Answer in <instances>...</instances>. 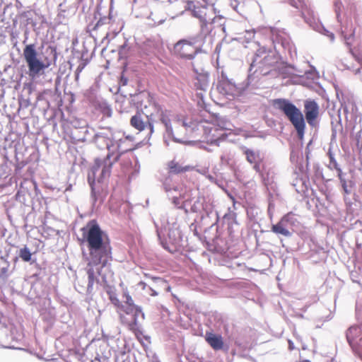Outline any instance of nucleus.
I'll use <instances>...</instances> for the list:
<instances>
[{
  "instance_id": "nucleus-1",
  "label": "nucleus",
  "mask_w": 362,
  "mask_h": 362,
  "mask_svg": "<svg viewBox=\"0 0 362 362\" xmlns=\"http://www.w3.org/2000/svg\"><path fill=\"white\" fill-rule=\"evenodd\" d=\"M81 230L82 242L88 251L85 270L88 276L86 292L90 294L98 286H105L108 276L112 275L110 263L112 259V246L108 234L96 220L89 221Z\"/></svg>"
},
{
  "instance_id": "nucleus-2",
  "label": "nucleus",
  "mask_w": 362,
  "mask_h": 362,
  "mask_svg": "<svg viewBox=\"0 0 362 362\" xmlns=\"http://www.w3.org/2000/svg\"><path fill=\"white\" fill-rule=\"evenodd\" d=\"M127 139L128 137L117 139L110 129H104L94 134L93 141L99 148L105 147L110 151V148L116 146L119 153L113 160L111 159L112 154L110 152L103 159L95 158L94 165L88 172V182L90 187V199L93 206L98 202L101 204L107 195V180L113 164L119 159L122 153L132 149L122 148V144Z\"/></svg>"
},
{
  "instance_id": "nucleus-3",
  "label": "nucleus",
  "mask_w": 362,
  "mask_h": 362,
  "mask_svg": "<svg viewBox=\"0 0 362 362\" xmlns=\"http://www.w3.org/2000/svg\"><path fill=\"white\" fill-rule=\"evenodd\" d=\"M151 110H142L136 112L130 119V124L139 132L148 131L146 138L149 139L154 132V123L160 121L165 127L168 138L176 143L183 144L184 141L175 136L170 120V111L160 105L153 103L150 104Z\"/></svg>"
},
{
  "instance_id": "nucleus-4",
  "label": "nucleus",
  "mask_w": 362,
  "mask_h": 362,
  "mask_svg": "<svg viewBox=\"0 0 362 362\" xmlns=\"http://www.w3.org/2000/svg\"><path fill=\"white\" fill-rule=\"evenodd\" d=\"M23 56L28 69L29 76L35 78L42 75L52 62L57 59V51L52 46L46 48L42 47L40 51H37L35 44H28L23 49Z\"/></svg>"
},
{
  "instance_id": "nucleus-5",
  "label": "nucleus",
  "mask_w": 362,
  "mask_h": 362,
  "mask_svg": "<svg viewBox=\"0 0 362 362\" xmlns=\"http://www.w3.org/2000/svg\"><path fill=\"white\" fill-rule=\"evenodd\" d=\"M279 55L272 50L264 47L258 49L255 54L249 68L247 85L259 76H267L270 78L278 77L277 64Z\"/></svg>"
},
{
  "instance_id": "nucleus-6",
  "label": "nucleus",
  "mask_w": 362,
  "mask_h": 362,
  "mask_svg": "<svg viewBox=\"0 0 362 362\" xmlns=\"http://www.w3.org/2000/svg\"><path fill=\"white\" fill-rule=\"evenodd\" d=\"M273 106L284 113L293 126L299 139H303L305 134V122L301 110L292 102L286 98L274 99Z\"/></svg>"
},
{
  "instance_id": "nucleus-7",
  "label": "nucleus",
  "mask_w": 362,
  "mask_h": 362,
  "mask_svg": "<svg viewBox=\"0 0 362 362\" xmlns=\"http://www.w3.org/2000/svg\"><path fill=\"white\" fill-rule=\"evenodd\" d=\"M200 36H193L189 39H181L174 45V52L177 57L184 60H192L195 56L202 52L203 45Z\"/></svg>"
},
{
  "instance_id": "nucleus-8",
  "label": "nucleus",
  "mask_w": 362,
  "mask_h": 362,
  "mask_svg": "<svg viewBox=\"0 0 362 362\" xmlns=\"http://www.w3.org/2000/svg\"><path fill=\"white\" fill-rule=\"evenodd\" d=\"M168 238L169 240V243L166 241L162 239L160 231L159 229L157 228V235L160 240V245L162 247L170 252H173L176 250L177 247H180L184 246V240H183V235L182 233V231L180 230V227L178 223L173 222L170 223V222H168Z\"/></svg>"
},
{
  "instance_id": "nucleus-9",
  "label": "nucleus",
  "mask_w": 362,
  "mask_h": 362,
  "mask_svg": "<svg viewBox=\"0 0 362 362\" xmlns=\"http://www.w3.org/2000/svg\"><path fill=\"white\" fill-rule=\"evenodd\" d=\"M296 221L295 215L292 213H288L277 223L272 226V231L276 235H281L287 238L291 237L293 233L292 228Z\"/></svg>"
},
{
  "instance_id": "nucleus-10",
  "label": "nucleus",
  "mask_w": 362,
  "mask_h": 362,
  "mask_svg": "<svg viewBox=\"0 0 362 362\" xmlns=\"http://www.w3.org/2000/svg\"><path fill=\"white\" fill-rule=\"evenodd\" d=\"M346 337L353 349L362 348V326H351L346 332Z\"/></svg>"
},
{
  "instance_id": "nucleus-11",
  "label": "nucleus",
  "mask_w": 362,
  "mask_h": 362,
  "mask_svg": "<svg viewBox=\"0 0 362 362\" xmlns=\"http://www.w3.org/2000/svg\"><path fill=\"white\" fill-rule=\"evenodd\" d=\"M216 88L218 91L223 95H233L236 92V85L233 79H229L224 72L218 80Z\"/></svg>"
},
{
  "instance_id": "nucleus-12",
  "label": "nucleus",
  "mask_w": 362,
  "mask_h": 362,
  "mask_svg": "<svg viewBox=\"0 0 362 362\" xmlns=\"http://www.w3.org/2000/svg\"><path fill=\"white\" fill-rule=\"evenodd\" d=\"M304 113L307 122L313 126L319 115V105L315 100L308 99L304 102Z\"/></svg>"
},
{
  "instance_id": "nucleus-13",
  "label": "nucleus",
  "mask_w": 362,
  "mask_h": 362,
  "mask_svg": "<svg viewBox=\"0 0 362 362\" xmlns=\"http://www.w3.org/2000/svg\"><path fill=\"white\" fill-rule=\"evenodd\" d=\"M145 319V314L141 308V313L137 310L132 315V320L128 323L129 329L134 332L136 337L139 335H142L144 332L143 326L141 321Z\"/></svg>"
},
{
  "instance_id": "nucleus-14",
  "label": "nucleus",
  "mask_w": 362,
  "mask_h": 362,
  "mask_svg": "<svg viewBox=\"0 0 362 362\" xmlns=\"http://www.w3.org/2000/svg\"><path fill=\"white\" fill-rule=\"evenodd\" d=\"M190 212L192 213H202V216L205 214L209 216L214 214L212 206L205 202L204 197H198L192 204L190 207Z\"/></svg>"
},
{
  "instance_id": "nucleus-15",
  "label": "nucleus",
  "mask_w": 362,
  "mask_h": 362,
  "mask_svg": "<svg viewBox=\"0 0 362 362\" xmlns=\"http://www.w3.org/2000/svg\"><path fill=\"white\" fill-rule=\"evenodd\" d=\"M276 68L278 76L279 75H282L284 78L292 77L293 76H300V74H304L303 71H299L295 66L288 63L283 62L279 64H277Z\"/></svg>"
},
{
  "instance_id": "nucleus-16",
  "label": "nucleus",
  "mask_w": 362,
  "mask_h": 362,
  "mask_svg": "<svg viewBox=\"0 0 362 362\" xmlns=\"http://www.w3.org/2000/svg\"><path fill=\"white\" fill-rule=\"evenodd\" d=\"M131 102L140 107L142 110L146 112L148 110L147 105L144 103V99L149 102L150 94L147 91H140L137 93L130 94Z\"/></svg>"
},
{
  "instance_id": "nucleus-17",
  "label": "nucleus",
  "mask_w": 362,
  "mask_h": 362,
  "mask_svg": "<svg viewBox=\"0 0 362 362\" xmlns=\"http://www.w3.org/2000/svg\"><path fill=\"white\" fill-rule=\"evenodd\" d=\"M211 18L210 17H206L200 21V33L197 36H200L201 43L204 45L207 35L212 31L211 26Z\"/></svg>"
},
{
  "instance_id": "nucleus-18",
  "label": "nucleus",
  "mask_w": 362,
  "mask_h": 362,
  "mask_svg": "<svg viewBox=\"0 0 362 362\" xmlns=\"http://www.w3.org/2000/svg\"><path fill=\"white\" fill-rule=\"evenodd\" d=\"M244 153L246 156L247 162L250 163V164H253V169L256 172L259 173L261 171V158L259 157V154L257 152H255V151L249 148H246Z\"/></svg>"
},
{
  "instance_id": "nucleus-19",
  "label": "nucleus",
  "mask_w": 362,
  "mask_h": 362,
  "mask_svg": "<svg viewBox=\"0 0 362 362\" xmlns=\"http://www.w3.org/2000/svg\"><path fill=\"white\" fill-rule=\"evenodd\" d=\"M18 259L25 262H29L30 264H33L36 262V258L33 257V253L31 252L26 245H24L18 250L17 257H15L14 262H16Z\"/></svg>"
},
{
  "instance_id": "nucleus-20",
  "label": "nucleus",
  "mask_w": 362,
  "mask_h": 362,
  "mask_svg": "<svg viewBox=\"0 0 362 362\" xmlns=\"http://www.w3.org/2000/svg\"><path fill=\"white\" fill-rule=\"evenodd\" d=\"M205 339L214 350H221L223 346V338L221 335L206 332Z\"/></svg>"
},
{
  "instance_id": "nucleus-21",
  "label": "nucleus",
  "mask_w": 362,
  "mask_h": 362,
  "mask_svg": "<svg viewBox=\"0 0 362 362\" xmlns=\"http://www.w3.org/2000/svg\"><path fill=\"white\" fill-rule=\"evenodd\" d=\"M182 126L185 128L187 132L190 134H195L197 135V132L200 131V129L204 128V125L202 122H197V120H192L187 122V119L182 120Z\"/></svg>"
},
{
  "instance_id": "nucleus-22",
  "label": "nucleus",
  "mask_w": 362,
  "mask_h": 362,
  "mask_svg": "<svg viewBox=\"0 0 362 362\" xmlns=\"http://www.w3.org/2000/svg\"><path fill=\"white\" fill-rule=\"evenodd\" d=\"M337 175L340 180V183L344 192L346 194H350L354 185V182L346 178V174L342 172L341 169H338Z\"/></svg>"
},
{
  "instance_id": "nucleus-23",
  "label": "nucleus",
  "mask_w": 362,
  "mask_h": 362,
  "mask_svg": "<svg viewBox=\"0 0 362 362\" xmlns=\"http://www.w3.org/2000/svg\"><path fill=\"white\" fill-rule=\"evenodd\" d=\"M168 172L170 174H180L181 173H185L188 171L190 169V166H182L178 162L173 160L168 163Z\"/></svg>"
},
{
  "instance_id": "nucleus-24",
  "label": "nucleus",
  "mask_w": 362,
  "mask_h": 362,
  "mask_svg": "<svg viewBox=\"0 0 362 362\" xmlns=\"http://www.w3.org/2000/svg\"><path fill=\"white\" fill-rule=\"evenodd\" d=\"M313 21H315L314 19H310L309 21L310 23H308L311 27L313 28L314 30H317V32L327 35L328 37H329L331 42H333L334 40V35L329 32L328 30H327L321 23H314V25H313Z\"/></svg>"
},
{
  "instance_id": "nucleus-25",
  "label": "nucleus",
  "mask_w": 362,
  "mask_h": 362,
  "mask_svg": "<svg viewBox=\"0 0 362 362\" xmlns=\"http://www.w3.org/2000/svg\"><path fill=\"white\" fill-rule=\"evenodd\" d=\"M288 3L291 6L301 10V16L304 18L307 23H310L309 21L310 18L305 17V12L303 11V9L306 7V4L304 0H288Z\"/></svg>"
},
{
  "instance_id": "nucleus-26",
  "label": "nucleus",
  "mask_w": 362,
  "mask_h": 362,
  "mask_svg": "<svg viewBox=\"0 0 362 362\" xmlns=\"http://www.w3.org/2000/svg\"><path fill=\"white\" fill-rule=\"evenodd\" d=\"M9 265V262L4 257L0 258V279L5 280L8 278Z\"/></svg>"
},
{
  "instance_id": "nucleus-27",
  "label": "nucleus",
  "mask_w": 362,
  "mask_h": 362,
  "mask_svg": "<svg viewBox=\"0 0 362 362\" xmlns=\"http://www.w3.org/2000/svg\"><path fill=\"white\" fill-rule=\"evenodd\" d=\"M192 199H186L182 204H180V199L177 195H173L172 197V202L175 205V206L178 209H182L185 211V214L189 213V210L186 208L189 203H190Z\"/></svg>"
},
{
  "instance_id": "nucleus-28",
  "label": "nucleus",
  "mask_w": 362,
  "mask_h": 362,
  "mask_svg": "<svg viewBox=\"0 0 362 362\" xmlns=\"http://www.w3.org/2000/svg\"><path fill=\"white\" fill-rule=\"evenodd\" d=\"M206 7H199V6H194L192 9V16L194 18H197L199 20V21L204 18L207 17L206 13Z\"/></svg>"
},
{
  "instance_id": "nucleus-29",
  "label": "nucleus",
  "mask_w": 362,
  "mask_h": 362,
  "mask_svg": "<svg viewBox=\"0 0 362 362\" xmlns=\"http://www.w3.org/2000/svg\"><path fill=\"white\" fill-rule=\"evenodd\" d=\"M355 33V29L353 28L352 25H350V28L349 29L348 27L345 28L344 30H342V36L344 39L345 43L347 45H349L351 44V39L354 37Z\"/></svg>"
},
{
  "instance_id": "nucleus-30",
  "label": "nucleus",
  "mask_w": 362,
  "mask_h": 362,
  "mask_svg": "<svg viewBox=\"0 0 362 362\" xmlns=\"http://www.w3.org/2000/svg\"><path fill=\"white\" fill-rule=\"evenodd\" d=\"M327 155L329 159V163L328 165V167L330 169H335L338 172V169H341L338 163L337 162L334 154L332 153L331 148H329L327 152Z\"/></svg>"
},
{
  "instance_id": "nucleus-31",
  "label": "nucleus",
  "mask_w": 362,
  "mask_h": 362,
  "mask_svg": "<svg viewBox=\"0 0 362 362\" xmlns=\"http://www.w3.org/2000/svg\"><path fill=\"white\" fill-rule=\"evenodd\" d=\"M225 18L222 16H216L211 18V23L214 25V26H218L221 28V30L225 32Z\"/></svg>"
},
{
  "instance_id": "nucleus-32",
  "label": "nucleus",
  "mask_w": 362,
  "mask_h": 362,
  "mask_svg": "<svg viewBox=\"0 0 362 362\" xmlns=\"http://www.w3.org/2000/svg\"><path fill=\"white\" fill-rule=\"evenodd\" d=\"M274 43V48L276 49L277 45H281L284 48H288L289 47V41L286 38H283L280 36H276L275 39L273 40Z\"/></svg>"
},
{
  "instance_id": "nucleus-33",
  "label": "nucleus",
  "mask_w": 362,
  "mask_h": 362,
  "mask_svg": "<svg viewBox=\"0 0 362 362\" xmlns=\"http://www.w3.org/2000/svg\"><path fill=\"white\" fill-rule=\"evenodd\" d=\"M141 306H139L137 305H127L124 308V312L127 315H133L136 310L139 313H141Z\"/></svg>"
},
{
  "instance_id": "nucleus-34",
  "label": "nucleus",
  "mask_w": 362,
  "mask_h": 362,
  "mask_svg": "<svg viewBox=\"0 0 362 362\" xmlns=\"http://www.w3.org/2000/svg\"><path fill=\"white\" fill-rule=\"evenodd\" d=\"M163 187L165 189V191L167 192V193H171L172 191H174V192H177L178 191V187L177 186H171L169 183V180L168 179H165V180L163 182Z\"/></svg>"
},
{
  "instance_id": "nucleus-35",
  "label": "nucleus",
  "mask_w": 362,
  "mask_h": 362,
  "mask_svg": "<svg viewBox=\"0 0 362 362\" xmlns=\"http://www.w3.org/2000/svg\"><path fill=\"white\" fill-rule=\"evenodd\" d=\"M110 18H107V17H103V18H100L96 23V24L95 25L93 29L94 30H96L98 28H99L100 26L103 25H105L107 23H109L110 21Z\"/></svg>"
},
{
  "instance_id": "nucleus-36",
  "label": "nucleus",
  "mask_w": 362,
  "mask_h": 362,
  "mask_svg": "<svg viewBox=\"0 0 362 362\" xmlns=\"http://www.w3.org/2000/svg\"><path fill=\"white\" fill-rule=\"evenodd\" d=\"M128 45L127 42H124L122 45L119 47V54L121 57H124L128 51Z\"/></svg>"
},
{
  "instance_id": "nucleus-37",
  "label": "nucleus",
  "mask_w": 362,
  "mask_h": 362,
  "mask_svg": "<svg viewBox=\"0 0 362 362\" xmlns=\"http://www.w3.org/2000/svg\"><path fill=\"white\" fill-rule=\"evenodd\" d=\"M255 37V33L252 30H246L245 38L247 42H250Z\"/></svg>"
},
{
  "instance_id": "nucleus-38",
  "label": "nucleus",
  "mask_w": 362,
  "mask_h": 362,
  "mask_svg": "<svg viewBox=\"0 0 362 362\" xmlns=\"http://www.w3.org/2000/svg\"><path fill=\"white\" fill-rule=\"evenodd\" d=\"M341 110L343 111L346 117H347V115L349 113V110H348L347 106L341 104V107L339 110V123L341 122L340 115H341Z\"/></svg>"
},
{
  "instance_id": "nucleus-39",
  "label": "nucleus",
  "mask_w": 362,
  "mask_h": 362,
  "mask_svg": "<svg viewBox=\"0 0 362 362\" xmlns=\"http://www.w3.org/2000/svg\"><path fill=\"white\" fill-rule=\"evenodd\" d=\"M119 83L120 86H127L128 83V78L127 77L124 76V75L122 74L120 76Z\"/></svg>"
},
{
  "instance_id": "nucleus-40",
  "label": "nucleus",
  "mask_w": 362,
  "mask_h": 362,
  "mask_svg": "<svg viewBox=\"0 0 362 362\" xmlns=\"http://www.w3.org/2000/svg\"><path fill=\"white\" fill-rule=\"evenodd\" d=\"M125 298H126L125 303H126L127 305H135L134 303V300H133L132 298L129 294L125 295Z\"/></svg>"
},
{
  "instance_id": "nucleus-41",
  "label": "nucleus",
  "mask_w": 362,
  "mask_h": 362,
  "mask_svg": "<svg viewBox=\"0 0 362 362\" xmlns=\"http://www.w3.org/2000/svg\"><path fill=\"white\" fill-rule=\"evenodd\" d=\"M103 112V114L108 117L112 116V109L109 106L104 108Z\"/></svg>"
},
{
  "instance_id": "nucleus-42",
  "label": "nucleus",
  "mask_w": 362,
  "mask_h": 362,
  "mask_svg": "<svg viewBox=\"0 0 362 362\" xmlns=\"http://www.w3.org/2000/svg\"><path fill=\"white\" fill-rule=\"evenodd\" d=\"M95 360H98L100 362H108L109 361V358L107 356H99V355H98L95 357Z\"/></svg>"
},
{
  "instance_id": "nucleus-43",
  "label": "nucleus",
  "mask_w": 362,
  "mask_h": 362,
  "mask_svg": "<svg viewBox=\"0 0 362 362\" xmlns=\"http://www.w3.org/2000/svg\"><path fill=\"white\" fill-rule=\"evenodd\" d=\"M110 301L112 302V303H113L114 305H119V300L116 296L110 295Z\"/></svg>"
},
{
  "instance_id": "nucleus-44",
  "label": "nucleus",
  "mask_w": 362,
  "mask_h": 362,
  "mask_svg": "<svg viewBox=\"0 0 362 362\" xmlns=\"http://www.w3.org/2000/svg\"><path fill=\"white\" fill-rule=\"evenodd\" d=\"M194 6H196L192 1H188L186 6V10H189L192 11Z\"/></svg>"
},
{
  "instance_id": "nucleus-45",
  "label": "nucleus",
  "mask_w": 362,
  "mask_h": 362,
  "mask_svg": "<svg viewBox=\"0 0 362 362\" xmlns=\"http://www.w3.org/2000/svg\"><path fill=\"white\" fill-rule=\"evenodd\" d=\"M300 182H301V187L299 189V188H296V190L299 193L300 192H303V188H304V185H305V181H303V180H300Z\"/></svg>"
},
{
  "instance_id": "nucleus-46",
  "label": "nucleus",
  "mask_w": 362,
  "mask_h": 362,
  "mask_svg": "<svg viewBox=\"0 0 362 362\" xmlns=\"http://www.w3.org/2000/svg\"><path fill=\"white\" fill-rule=\"evenodd\" d=\"M227 136V134H222L220 136H218V138L215 141L216 142H218L220 141H223V140H225Z\"/></svg>"
},
{
  "instance_id": "nucleus-47",
  "label": "nucleus",
  "mask_w": 362,
  "mask_h": 362,
  "mask_svg": "<svg viewBox=\"0 0 362 362\" xmlns=\"http://www.w3.org/2000/svg\"><path fill=\"white\" fill-rule=\"evenodd\" d=\"M152 279L155 281V282H160V283H164V281L162 278H160V277H152Z\"/></svg>"
},
{
  "instance_id": "nucleus-48",
  "label": "nucleus",
  "mask_w": 362,
  "mask_h": 362,
  "mask_svg": "<svg viewBox=\"0 0 362 362\" xmlns=\"http://www.w3.org/2000/svg\"><path fill=\"white\" fill-rule=\"evenodd\" d=\"M361 131H359L356 135V140L357 141V145L359 144V142H360V139H361Z\"/></svg>"
},
{
  "instance_id": "nucleus-49",
  "label": "nucleus",
  "mask_w": 362,
  "mask_h": 362,
  "mask_svg": "<svg viewBox=\"0 0 362 362\" xmlns=\"http://www.w3.org/2000/svg\"><path fill=\"white\" fill-rule=\"evenodd\" d=\"M355 58L358 61V62L360 64V65L362 68V56H355Z\"/></svg>"
},
{
  "instance_id": "nucleus-50",
  "label": "nucleus",
  "mask_w": 362,
  "mask_h": 362,
  "mask_svg": "<svg viewBox=\"0 0 362 362\" xmlns=\"http://www.w3.org/2000/svg\"><path fill=\"white\" fill-rule=\"evenodd\" d=\"M148 288L151 291V293H150L151 296H156L158 295V293L155 290H153L151 287L149 286Z\"/></svg>"
},
{
  "instance_id": "nucleus-51",
  "label": "nucleus",
  "mask_w": 362,
  "mask_h": 362,
  "mask_svg": "<svg viewBox=\"0 0 362 362\" xmlns=\"http://www.w3.org/2000/svg\"><path fill=\"white\" fill-rule=\"evenodd\" d=\"M288 348L290 350L294 349L293 343L291 340L288 341Z\"/></svg>"
},
{
  "instance_id": "nucleus-52",
  "label": "nucleus",
  "mask_w": 362,
  "mask_h": 362,
  "mask_svg": "<svg viewBox=\"0 0 362 362\" xmlns=\"http://www.w3.org/2000/svg\"><path fill=\"white\" fill-rule=\"evenodd\" d=\"M71 189H72V185H71V184H69V185L66 187L65 192L71 191Z\"/></svg>"
},
{
  "instance_id": "nucleus-53",
  "label": "nucleus",
  "mask_w": 362,
  "mask_h": 362,
  "mask_svg": "<svg viewBox=\"0 0 362 362\" xmlns=\"http://www.w3.org/2000/svg\"><path fill=\"white\" fill-rule=\"evenodd\" d=\"M81 71V69H79V68L77 69V71H76V79L78 80V77H79V71Z\"/></svg>"
},
{
  "instance_id": "nucleus-54",
  "label": "nucleus",
  "mask_w": 362,
  "mask_h": 362,
  "mask_svg": "<svg viewBox=\"0 0 362 362\" xmlns=\"http://www.w3.org/2000/svg\"><path fill=\"white\" fill-rule=\"evenodd\" d=\"M336 134H337L336 129L335 128H332V137H335L336 136Z\"/></svg>"
},
{
  "instance_id": "nucleus-55",
  "label": "nucleus",
  "mask_w": 362,
  "mask_h": 362,
  "mask_svg": "<svg viewBox=\"0 0 362 362\" xmlns=\"http://www.w3.org/2000/svg\"><path fill=\"white\" fill-rule=\"evenodd\" d=\"M214 215L216 216V223L218 222V213L216 211L214 212Z\"/></svg>"
},
{
  "instance_id": "nucleus-56",
  "label": "nucleus",
  "mask_w": 362,
  "mask_h": 362,
  "mask_svg": "<svg viewBox=\"0 0 362 362\" xmlns=\"http://www.w3.org/2000/svg\"><path fill=\"white\" fill-rule=\"evenodd\" d=\"M140 284H141V285H143V288H146V283H144V282H142V281H141V282H140Z\"/></svg>"
},
{
  "instance_id": "nucleus-57",
  "label": "nucleus",
  "mask_w": 362,
  "mask_h": 362,
  "mask_svg": "<svg viewBox=\"0 0 362 362\" xmlns=\"http://www.w3.org/2000/svg\"><path fill=\"white\" fill-rule=\"evenodd\" d=\"M164 143L166 144V146H169V142L166 139H164Z\"/></svg>"
},
{
  "instance_id": "nucleus-58",
  "label": "nucleus",
  "mask_w": 362,
  "mask_h": 362,
  "mask_svg": "<svg viewBox=\"0 0 362 362\" xmlns=\"http://www.w3.org/2000/svg\"><path fill=\"white\" fill-rule=\"evenodd\" d=\"M235 4H233V3L231 4L232 6L235 8V7L237 6V3L236 1L235 2Z\"/></svg>"
},
{
  "instance_id": "nucleus-59",
  "label": "nucleus",
  "mask_w": 362,
  "mask_h": 362,
  "mask_svg": "<svg viewBox=\"0 0 362 362\" xmlns=\"http://www.w3.org/2000/svg\"><path fill=\"white\" fill-rule=\"evenodd\" d=\"M165 22V20H160L159 22H158V24H162Z\"/></svg>"
},
{
  "instance_id": "nucleus-60",
  "label": "nucleus",
  "mask_w": 362,
  "mask_h": 362,
  "mask_svg": "<svg viewBox=\"0 0 362 362\" xmlns=\"http://www.w3.org/2000/svg\"><path fill=\"white\" fill-rule=\"evenodd\" d=\"M360 68H358L356 70V74H358L360 72Z\"/></svg>"
},
{
  "instance_id": "nucleus-61",
  "label": "nucleus",
  "mask_w": 362,
  "mask_h": 362,
  "mask_svg": "<svg viewBox=\"0 0 362 362\" xmlns=\"http://www.w3.org/2000/svg\"><path fill=\"white\" fill-rule=\"evenodd\" d=\"M336 13H337V18H339V12H338L337 11H336Z\"/></svg>"
},
{
  "instance_id": "nucleus-62",
  "label": "nucleus",
  "mask_w": 362,
  "mask_h": 362,
  "mask_svg": "<svg viewBox=\"0 0 362 362\" xmlns=\"http://www.w3.org/2000/svg\"><path fill=\"white\" fill-rule=\"evenodd\" d=\"M85 134H88V129H86L85 132H84Z\"/></svg>"
},
{
  "instance_id": "nucleus-63",
  "label": "nucleus",
  "mask_w": 362,
  "mask_h": 362,
  "mask_svg": "<svg viewBox=\"0 0 362 362\" xmlns=\"http://www.w3.org/2000/svg\"><path fill=\"white\" fill-rule=\"evenodd\" d=\"M173 0H169V1H172Z\"/></svg>"
}]
</instances>
